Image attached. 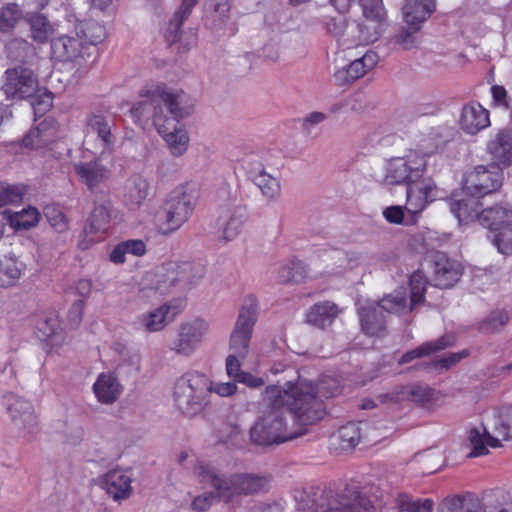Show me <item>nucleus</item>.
Segmentation results:
<instances>
[{
	"instance_id": "338daca9",
	"label": "nucleus",
	"mask_w": 512,
	"mask_h": 512,
	"mask_svg": "<svg viewBox=\"0 0 512 512\" xmlns=\"http://www.w3.org/2000/svg\"><path fill=\"white\" fill-rule=\"evenodd\" d=\"M293 275L286 276L284 281H293V283L303 282L307 278V268L306 265L300 261L293 259Z\"/></svg>"
},
{
	"instance_id": "412c9836",
	"label": "nucleus",
	"mask_w": 512,
	"mask_h": 512,
	"mask_svg": "<svg viewBox=\"0 0 512 512\" xmlns=\"http://www.w3.org/2000/svg\"><path fill=\"white\" fill-rule=\"evenodd\" d=\"M73 170L79 183L85 185L90 191H95L102 184H105L111 176L110 169L98 157L90 161L75 163Z\"/></svg>"
},
{
	"instance_id": "f03ea898",
	"label": "nucleus",
	"mask_w": 512,
	"mask_h": 512,
	"mask_svg": "<svg viewBox=\"0 0 512 512\" xmlns=\"http://www.w3.org/2000/svg\"><path fill=\"white\" fill-rule=\"evenodd\" d=\"M200 483L211 485L216 496L231 502L236 496H253L270 489L271 476L256 473H235L230 477L220 474L215 467L200 463L195 468Z\"/></svg>"
},
{
	"instance_id": "c9c22d12",
	"label": "nucleus",
	"mask_w": 512,
	"mask_h": 512,
	"mask_svg": "<svg viewBox=\"0 0 512 512\" xmlns=\"http://www.w3.org/2000/svg\"><path fill=\"white\" fill-rule=\"evenodd\" d=\"M146 253V244L140 239H129L121 241L114 246L109 254V259L114 264H123L126 261V255L141 257Z\"/></svg>"
},
{
	"instance_id": "79ce46f5",
	"label": "nucleus",
	"mask_w": 512,
	"mask_h": 512,
	"mask_svg": "<svg viewBox=\"0 0 512 512\" xmlns=\"http://www.w3.org/2000/svg\"><path fill=\"white\" fill-rule=\"evenodd\" d=\"M396 504L400 512H432L434 502L431 499H414L406 493H399Z\"/></svg>"
},
{
	"instance_id": "ea45409f",
	"label": "nucleus",
	"mask_w": 512,
	"mask_h": 512,
	"mask_svg": "<svg viewBox=\"0 0 512 512\" xmlns=\"http://www.w3.org/2000/svg\"><path fill=\"white\" fill-rule=\"evenodd\" d=\"M37 337L51 347L61 345L65 338L64 329L60 322H37Z\"/></svg>"
},
{
	"instance_id": "4468645a",
	"label": "nucleus",
	"mask_w": 512,
	"mask_h": 512,
	"mask_svg": "<svg viewBox=\"0 0 512 512\" xmlns=\"http://www.w3.org/2000/svg\"><path fill=\"white\" fill-rule=\"evenodd\" d=\"M204 273L205 267L200 263L176 264L170 262L163 265L161 271L157 273L156 289L161 293H166L177 283L192 285L196 279L202 278Z\"/></svg>"
},
{
	"instance_id": "bf43d9fd",
	"label": "nucleus",
	"mask_w": 512,
	"mask_h": 512,
	"mask_svg": "<svg viewBox=\"0 0 512 512\" xmlns=\"http://www.w3.org/2000/svg\"><path fill=\"white\" fill-rule=\"evenodd\" d=\"M417 32H414L413 26L409 28H403L398 34L394 36L395 44L399 45L404 50H410L416 47L417 38L415 36Z\"/></svg>"
},
{
	"instance_id": "2eb2a0df",
	"label": "nucleus",
	"mask_w": 512,
	"mask_h": 512,
	"mask_svg": "<svg viewBox=\"0 0 512 512\" xmlns=\"http://www.w3.org/2000/svg\"><path fill=\"white\" fill-rule=\"evenodd\" d=\"M86 134L83 146L93 154L103 155L111 152L114 136L111 124L106 116L92 113L86 118Z\"/></svg>"
},
{
	"instance_id": "6e6552de",
	"label": "nucleus",
	"mask_w": 512,
	"mask_h": 512,
	"mask_svg": "<svg viewBox=\"0 0 512 512\" xmlns=\"http://www.w3.org/2000/svg\"><path fill=\"white\" fill-rule=\"evenodd\" d=\"M200 196V186L187 182L177 186L166 202V228L164 233L179 229L191 217Z\"/></svg>"
},
{
	"instance_id": "e2e57ef3",
	"label": "nucleus",
	"mask_w": 512,
	"mask_h": 512,
	"mask_svg": "<svg viewBox=\"0 0 512 512\" xmlns=\"http://www.w3.org/2000/svg\"><path fill=\"white\" fill-rule=\"evenodd\" d=\"M348 27V23L344 16L328 18L326 21L327 31L336 37L344 35Z\"/></svg>"
},
{
	"instance_id": "dca6fc26",
	"label": "nucleus",
	"mask_w": 512,
	"mask_h": 512,
	"mask_svg": "<svg viewBox=\"0 0 512 512\" xmlns=\"http://www.w3.org/2000/svg\"><path fill=\"white\" fill-rule=\"evenodd\" d=\"M188 115V112L180 108L176 112L172 111L168 121L160 118L157 120V131L166 141L171 153L174 156L183 155L188 148L189 136L187 132L179 127L180 120Z\"/></svg>"
},
{
	"instance_id": "603ef678",
	"label": "nucleus",
	"mask_w": 512,
	"mask_h": 512,
	"mask_svg": "<svg viewBox=\"0 0 512 512\" xmlns=\"http://www.w3.org/2000/svg\"><path fill=\"white\" fill-rule=\"evenodd\" d=\"M39 221V213L35 208L23 209L15 213L11 219V225L16 229H29Z\"/></svg>"
},
{
	"instance_id": "1a4fd4ad",
	"label": "nucleus",
	"mask_w": 512,
	"mask_h": 512,
	"mask_svg": "<svg viewBox=\"0 0 512 512\" xmlns=\"http://www.w3.org/2000/svg\"><path fill=\"white\" fill-rule=\"evenodd\" d=\"M294 500L300 511L312 512H372L370 501L358 493H352L350 496L340 495L335 505L327 510L322 509L323 495L309 492L305 489L294 490Z\"/></svg>"
},
{
	"instance_id": "5701e85b",
	"label": "nucleus",
	"mask_w": 512,
	"mask_h": 512,
	"mask_svg": "<svg viewBox=\"0 0 512 512\" xmlns=\"http://www.w3.org/2000/svg\"><path fill=\"white\" fill-rule=\"evenodd\" d=\"M59 138V126L53 118H45L22 139V145L31 149H52Z\"/></svg>"
},
{
	"instance_id": "c03bdc74",
	"label": "nucleus",
	"mask_w": 512,
	"mask_h": 512,
	"mask_svg": "<svg viewBox=\"0 0 512 512\" xmlns=\"http://www.w3.org/2000/svg\"><path fill=\"white\" fill-rule=\"evenodd\" d=\"M149 183L141 176H134L125 195L126 201L131 206L139 207L147 198Z\"/></svg>"
},
{
	"instance_id": "423d86ee",
	"label": "nucleus",
	"mask_w": 512,
	"mask_h": 512,
	"mask_svg": "<svg viewBox=\"0 0 512 512\" xmlns=\"http://www.w3.org/2000/svg\"><path fill=\"white\" fill-rule=\"evenodd\" d=\"M427 283L424 273L421 271L414 272L410 276V305L407 302L406 295L402 292L387 295L373 307L374 320H385L386 314L402 316L412 311L416 305L424 301Z\"/></svg>"
},
{
	"instance_id": "13d9d810",
	"label": "nucleus",
	"mask_w": 512,
	"mask_h": 512,
	"mask_svg": "<svg viewBox=\"0 0 512 512\" xmlns=\"http://www.w3.org/2000/svg\"><path fill=\"white\" fill-rule=\"evenodd\" d=\"M492 103L491 106L494 108H501L508 110L510 108V97L506 88L502 85H492L490 88Z\"/></svg>"
},
{
	"instance_id": "e433bc0d",
	"label": "nucleus",
	"mask_w": 512,
	"mask_h": 512,
	"mask_svg": "<svg viewBox=\"0 0 512 512\" xmlns=\"http://www.w3.org/2000/svg\"><path fill=\"white\" fill-rule=\"evenodd\" d=\"M23 265L11 255L0 258V287L14 286L22 275Z\"/></svg>"
},
{
	"instance_id": "20e7f679",
	"label": "nucleus",
	"mask_w": 512,
	"mask_h": 512,
	"mask_svg": "<svg viewBox=\"0 0 512 512\" xmlns=\"http://www.w3.org/2000/svg\"><path fill=\"white\" fill-rule=\"evenodd\" d=\"M284 389L283 405L296 427L306 429L308 425H314L326 415V407L322 399L315 395V387L312 382L300 381L293 385L286 384Z\"/></svg>"
},
{
	"instance_id": "a19ab883",
	"label": "nucleus",
	"mask_w": 512,
	"mask_h": 512,
	"mask_svg": "<svg viewBox=\"0 0 512 512\" xmlns=\"http://www.w3.org/2000/svg\"><path fill=\"white\" fill-rule=\"evenodd\" d=\"M343 310L333 301H319L309 309L306 320H334L342 314Z\"/></svg>"
},
{
	"instance_id": "2f4dec72",
	"label": "nucleus",
	"mask_w": 512,
	"mask_h": 512,
	"mask_svg": "<svg viewBox=\"0 0 512 512\" xmlns=\"http://www.w3.org/2000/svg\"><path fill=\"white\" fill-rule=\"evenodd\" d=\"M197 3L198 0H182L179 9L175 12L164 33L165 41L169 46L176 43L180 38L181 27Z\"/></svg>"
},
{
	"instance_id": "37998d69",
	"label": "nucleus",
	"mask_w": 512,
	"mask_h": 512,
	"mask_svg": "<svg viewBox=\"0 0 512 512\" xmlns=\"http://www.w3.org/2000/svg\"><path fill=\"white\" fill-rule=\"evenodd\" d=\"M339 447L342 451L353 450L361 440V427L357 423H348L338 430Z\"/></svg>"
},
{
	"instance_id": "b1692460",
	"label": "nucleus",
	"mask_w": 512,
	"mask_h": 512,
	"mask_svg": "<svg viewBox=\"0 0 512 512\" xmlns=\"http://www.w3.org/2000/svg\"><path fill=\"white\" fill-rule=\"evenodd\" d=\"M460 126L467 134L475 135L490 126V113L478 102H470L464 105Z\"/></svg>"
},
{
	"instance_id": "aec40b11",
	"label": "nucleus",
	"mask_w": 512,
	"mask_h": 512,
	"mask_svg": "<svg viewBox=\"0 0 512 512\" xmlns=\"http://www.w3.org/2000/svg\"><path fill=\"white\" fill-rule=\"evenodd\" d=\"M431 265V277L435 287L441 289L451 288L461 277L462 270L460 264L451 260L443 252H436L432 256Z\"/></svg>"
},
{
	"instance_id": "680f3d73",
	"label": "nucleus",
	"mask_w": 512,
	"mask_h": 512,
	"mask_svg": "<svg viewBox=\"0 0 512 512\" xmlns=\"http://www.w3.org/2000/svg\"><path fill=\"white\" fill-rule=\"evenodd\" d=\"M376 400L380 404H399L405 401L404 386L399 385L391 391L380 393L376 396Z\"/></svg>"
},
{
	"instance_id": "4d7b16f0",
	"label": "nucleus",
	"mask_w": 512,
	"mask_h": 512,
	"mask_svg": "<svg viewBox=\"0 0 512 512\" xmlns=\"http://www.w3.org/2000/svg\"><path fill=\"white\" fill-rule=\"evenodd\" d=\"M23 198V190L16 185H4L0 183V207L19 203Z\"/></svg>"
},
{
	"instance_id": "0e129e2a",
	"label": "nucleus",
	"mask_w": 512,
	"mask_h": 512,
	"mask_svg": "<svg viewBox=\"0 0 512 512\" xmlns=\"http://www.w3.org/2000/svg\"><path fill=\"white\" fill-rule=\"evenodd\" d=\"M239 357L236 353H232L228 355L226 358V372L227 375L232 378L235 382L240 378V376L244 373V371L241 370V362Z\"/></svg>"
},
{
	"instance_id": "72a5a7b5",
	"label": "nucleus",
	"mask_w": 512,
	"mask_h": 512,
	"mask_svg": "<svg viewBox=\"0 0 512 512\" xmlns=\"http://www.w3.org/2000/svg\"><path fill=\"white\" fill-rule=\"evenodd\" d=\"M480 197L469 195L467 198L453 200L450 202V211L460 223H468L478 220L480 213Z\"/></svg>"
},
{
	"instance_id": "052dcab7",
	"label": "nucleus",
	"mask_w": 512,
	"mask_h": 512,
	"mask_svg": "<svg viewBox=\"0 0 512 512\" xmlns=\"http://www.w3.org/2000/svg\"><path fill=\"white\" fill-rule=\"evenodd\" d=\"M45 215L48 218L50 225L57 231L63 232L68 228V221L66 216L55 208H46Z\"/></svg>"
},
{
	"instance_id": "bb28decb",
	"label": "nucleus",
	"mask_w": 512,
	"mask_h": 512,
	"mask_svg": "<svg viewBox=\"0 0 512 512\" xmlns=\"http://www.w3.org/2000/svg\"><path fill=\"white\" fill-rule=\"evenodd\" d=\"M83 46V41L78 35L59 36L51 42L52 57L60 62L74 61L81 56Z\"/></svg>"
},
{
	"instance_id": "7c9ffc66",
	"label": "nucleus",
	"mask_w": 512,
	"mask_h": 512,
	"mask_svg": "<svg viewBox=\"0 0 512 512\" xmlns=\"http://www.w3.org/2000/svg\"><path fill=\"white\" fill-rule=\"evenodd\" d=\"M252 334L253 322H237L230 335V350L242 359L246 358Z\"/></svg>"
},
{
	"instance_id": "6ab92c4d",
	"label": "nucleus",
	"mask_w": 512,
	"mask_h": 512,
	"mask_svg": "<svg viewBox=\"0 0 512 512\" xmlns=\"http://www.w3.org/2000/svg\"><path fill=\"white\" fill-rule=\"evenodd\" d=\"M207 331L204 322H181L176 329V337L171 349L177 354L190 355L202 341Z\"/></svg>"
},
{
	"instance_id": "f704fd0d",
	"label": "nucleus",
	"mask_w": 512,
	"mask_h": 512,
	"mask_svg": "<svg viewBox=\"0 0 512 512\" xmlns=\"http://www.w3.org/2000/svg\"><path fill=\"white\" fill-rule=\"evenodd\" d=\"M468 440L472 446L471 452L468 457H478L488 453L486 445L493 448L500 447V440L496 437L491 436L485 428H472L469 431Z\"/></svg>"
},
{
	"instance_id": "864d4df0",
	"label": "nucleus",
	"mask_w": 512,
	"mask_h": 512,
	"mask_svg": "<svg viewBox=\"0 0 512 512\" xmlns=\"http://www.w3.org/2000/svg\"><path fill=\"white\" fill-rule=\"evenodd\" d=\"M29 98H31V106L36 118L44 116L53 106V95L51 92L45 91L36 95L33 93Z\"/></svg>"
},
{
	"instance_id": "f8f14e48",
	"label": "nucleus",
	"mask_w": 512,
	"mask_h": 512,
	"mask_svg": "<svg viewBox=\"0 0 512 512\" xmlns=\"http://www.w3.org/2000/svg\"><path fill=\"white\" fill-rule=\"evenodd\" d=\"M426 166V155L410 151L403 157L390 160L385 177L390 184H413L423 177Z\"/></svg>"
},
{
	"instance_id": "5fc2aeb1",
	"label": "nucleus",
	"mask_w": 512,
	"mask_h": 512,
	"mask_svg": "<svg viewBox=\"0 0 512 512\" xmlns=\"http://www.w3.org/2000/svg\"><path fill=\"white\" fill-rule=\"evenodd\" d=\"M470 355L468 349H464L459 352L449 353L446 356L437 358L431 362V366L437 370H448L453 366L457 365L461 360L467 358Z\"/></svg>"
},
{
	"instance_id": "7ed1b4c3",
	"label": "nucleus",
	"mask_w": 512,
	"mask_h": 512,
	"mask_svg": "<svg viewBox=\"0 0 512 512\" xmlns=\"http://www.w3.org/2000/svg\"><path fill=\"white\" fill-rule=\"evenodd\" d=\"M183 93H174L166 89L164 84L144 87L139 92V100L130 108V116L134 123L144 127L151 120L157 129V120L168 121L172 111L176 112L180 96Z\"/></svg>"
},
{
	"instance_id": "9b49d317",
	"label": "nucleus",
	"mask_w": 512,
	"mask_h": 512,
	"mask_svg": "<svg viewBox=\"0 0 512 512\" xmlns=\"http://www.w3.org/2000/svg\"><path fill=\"white\" fill-rule=\"evenodd\" d=\"M362 19L357 24L361 44L376 42L388 27L387 11L383 0H360Z\"/></svg>"
},
{
	"instance_id": "c756f323",
	"label": "nucleus",
	"mask_w": 512,
	"mask_h": 512,
	"mask_svg": "<svg viewBox=\"0 0 512 512\" xmlns=\"http://www.w3.org/2000/svg\"><path fill=\"white\" fill-rule=\"evenodd\" d=\"M488 152L491 154L494 164L508 166L512 163V131L501 130L487 146Z\"/></svg>"
},
{
	"instance_id": "58836bf2",
	"label": "nucleus",
	"mask_w": 512,
	"mask_h": 512,
	"mask_svg": "<svg viewBox=\"0 0 512 512\" xmlns=\"http://www.w3.org/2000/svg\"><path fill=\"white\" fill-rule=\"evenodd\" d=\"M76 29L83 44L97 45L106 38L105 26L95 20H84Z\"/></svg>"
},
{
	"instance_id": "4c0bfd02",
	"label": "nucleus",
	"mask_w": 512,
	"mask_h": 512,
	"mask_svg": "<svg viewBox=\"0 0 512 512\" xmlns=\"http://www.w3.org/2000/svg\"><path fill=\"white\" fill-rule=\"evenodd\" d=\"M404 386L405 401H412L418 405H427L439 399V392L422 383Z\"/></svg>"
},
{
	"instance_id": "0eeeda50",
	"label": "nucleus",
	"mask_w": 512,
	"mask_h": 512,
	"mask_svg": "<svg viewBox=\"0 0 512 512\" xmlns=\"http://www.w3.org/2000/svg\"><path fill=\"white\" fill-rule=\"evenodd\" d=\"M478 221L489 230L492 242L500 253H512V209L508 203L482 209Z\"/></svg>"
},
{
	"instance_id": "c85d7f7f",
	"label": "nucleus",
	"mask_w": 512,
	"mask_h": 512,
	"mask_svg": "<svg viewBox=\"0 0 512 512\" xmlns=\"http://www.w3.org/2000/svg\"><path fill=\"white\" fill-rule=\"evenodd\" d=\"M101 487L114 499L121 500L132 492L131 478L120 470H111L101 479Z\"/></svg>"
},
{
	"instance_id": "de8ad7c7",
	"label": "nucleus",
	"mask_w": 512,
	"mask_h": 512,
	"mask_svg": "<svg viewBox=\"0 0 512 512\" xmlns=\"http://www.w3.org/2000/svg\"><path fill=\"white\" fill-rule=\"evenodd\" d=\"M247 219V209L245 206H237L229 218V221L224 228L223 237L225 240L230 241L236 237Z\"/></svg>"
},
{
	"instance_id": "a878e982",
	"label": "nucleus",
	"mask_w": 512,
	"mask_h": 512,
	"mask_svg": "<svg viewBox=\"0 0 512 512\" xmlns=\"http://www.w3.org/2000/svg\"><path fill=\"white\" fill-rule=\"evenodd\" d=\"M457 336L454 333H446L440 338L421 344L420 346L406 352L399 360V364H406L414 359L429 356L435 352L442 351L455 345Z\"/></svg>"
},
{
	"instance_id": "393cba45",
	"label": "nucleus",
	"mask_w": 512,
	"mask_h": 512,
	"mask_svg": "<svg viewBox=\"0 0 512 512\" xmlns=\"http://www.w3.org/2000/svg\"><path fill=\"white\" fill-rule=\"evenodd\" d=\"M436 10V0H406L403 6L404 21L413 26L414 32L421 29V24L428 20Z\"/></svg>"
},
{
	"instance_id": "8fccbe9b",
	"label": "nucleus",
	"mask_w": 512,
	"mask_h": 512,
	"mask_svg": "<svg viewBox=\"0 0 512 512\" xmlns=\"http://www.w3.org/2000/svg\"><path fill=\"white\" fill-rule=\"evenodd\" d=\"M315 395L318 398H332L341 393V386L339 381L331 376H324L316 384Z\"/></svg>"
},
{
	"instance_id": "49530a36",
	"label": "nucleus",
	"mask_w": 512,
	"mask_h": 512,
	"mask_svg": "<svg viewBox=\"0 0 512 512\" xmlns=\"http://www.w3.org/2000/svg\"><path fill=\"white\" fill-rule=\"evenodd\" d=\"M363 65L364 64L359 59H355L347 67L335 72V81L339 85L353 83L367 73Z\"/></svg>"
},
{
	"instance_id": "39448f33",
	"label": "nucleus",
	"mask_w": 512,
	"mask_h": 512,
	"mask_svg": "<svg viewBox=\"0 0 512 512\" xmlns=\"http://www.w3.org/2000/svg\"><path fill=\"white\" fill-rule=\"evenodd\" d=\"M212 382L198 372H188L175 383L174 400L178 409L187 416H195L208 405Z\"/></svg>"
},
{
	"instance_id": "774afa93",
	"label": "nucleus",
	"mask_w": 512,
	"mask_h": 512,
	"mask_svg": "<svg viewBox=\"0 0 512 512\" xmlns=\"http://www.w3.org/2000/svg\"><path fill=\"white\" fill-rule=\"evenodd\" d=\"M362 332L369 337H381L386 332L383 322H361Z\"/></svg>"
},
{
	"instance_id": "4be33fe9",
	"label": "nucleus",
	"mask_w": 512,
	"mask_h": 512,
	"mask_svg": "<svg viewBox=\"0 0 512 512\" xmlns=\"http://www.w3.org/2000/svg\"><path fill=\"white\" fill-rule=\"evenodd\" d=\"M437 193V186L431 179H423L409 184L406 191L405 209L411 214L418 215L437 199Z\"/></svg>"
},
{
	"instance_id": "3c124183",
	"label": "nucleus",
	"mask_w": 512,
	"mask_h": 512,
	"mask_svg": "<svg viewBox=\"0 0 512 512\" xmlns=\"http://www.w3.org/2000/svg\"><path fill=\"white\" fill-rule=\"evenodd\" d=\"M255 184L259 187L262 194L268 199H274L279 195L280 184L278 180L266 172H261L255 177Z\"/></svg>"
},
{
	"instance_id": "a18cd8bd",
	"label": "nucleus",
	"mask_w": 512,
	"mask_h": 512,
	"mask_svg": "<svg viewBox=\"0 0 512 512\" xmlns=\"http://www.w3.org/2000/svg\"><path fill=\"white\" fill-rule=\"evenodd\" d=\"M185 307L183 299H174L149 313L147 320H173Z\"/></svg>"
},
{
	"instance_id": "09e8293b",
	"label": "nucleus",
	"mask_w": 512,
	"mask_h": 512,
	"mask_svg": "<svg viewBox=\"0 0 512 512\" xmlns=\"http://www.w3.org/2000/svg\"><path fill=\"white\" fill-rule=\"evenodd\" d=\"M29 22L32 38L39 43L46 42L51 31L48 19L41 14H34L30 17Z\"/></svg>"
},
{
	"instance_id": "ddd939ff",
	"label": "nucleus",
	"mask_w": 512,
	"mask_h": 512,
	"mask_svg": "<svg viewBox=\"0 0 512 512\" xmlns=\"http://www.w3.org/2000/svg\"><path fill=\"white\" fill-rule=\"evenodd\" d=\"M502 184V168L492 163L487 166H477L467 173L463 180V190L468 195L483 198L497 192Z\"/></svg>"
},
{
	"instance_id": "69168bd1",
	"label": "nucleus",
	"mask_w": 512,
	"mask_h": 512,
	"mask_svg": "<svg viewBox=\"0 0 512 512\" xmlns=\"http://www.w3.org/2000/svg\"><path fill=\"white\" fill-rule=\"evenodd\" d=\"M495 431L503 440L512 439V409L505 414Z\"/></svg>"
},
{
	"instance_id": "f3484780",
	"label": "nucleus",
	"mask_w": 512,
	"mask_h": 512,
	"mask_svg": "<svg viewBox=\"0 0 512 512\" xmlns=\"http://www.w3.org/2000/svg\"><path fill=\"white\" fill-rule=\"evenodd\" d=\"M110 221L111 214L108 207L104 204L95 205L85 221L84 238L79 241V248L85 250L94 243L102 241L109 230Z\"/></svg>"
},
{
	"instance_id": "9d476101",
	"label": "nucleus",
	"mask_w": 512,
	"mask_h": 512,
	"mask_svg": "<svg viewBox=\"0 0 512 512\" xmlns=\"http://www.w3.org/2000/svg\"><path fill=\"white\" fill-rule=\"evenodd\" d=\"M5 399L7 411L19 437L26 442L36 440L40 433V425L32 403L14 394L7 395Z\"/></svg>"
},
{
	"instance_id": "a211bd4d",
	"label": "nucleus",
	"mask_w": 512,
	"mask_h": 512,
	"mask_svg": "<svg viewBox=\"0 0 512 512\" xmlns=\"http://www.w3.org/2000/svg\"><path fill=\"white\" fill-rule=\"evenodd\" d=\"M37 86V79L32 70L15 67L5 72L3 91L8 98L26 99L32 96Z\"/></svg>"
},
{
	"instance_id": "cd10ccee",
	"label": "nucleus",
	"mask_w": 512,
	"mask_h": 512,
	"mask_svg": "<svg viewBox=\"0 0 512 512\" xmlns=\"http://www.w3.org/2000/svg\"><path fill=\"white\" fill-rule=\"evenodd\" d=\"M122 390V385L112 373H101L93 385V392L97 400L106 405L116 402Z\"/></svg>"
},
{
	"instance_id": "6e6d98bb",
	"label": "nucleus",
	"mask_w": 512,
	"mask_h": 512,
	"mask_svg": "<svg viewBox=\"0 0 512 512\" xmlns=\"http://www.w3.org/2000/svg\"><path fill=\"white\" fill-rule=\"evenodd\" d=\"M258 311L257 298L253 294H249L242 301L237 320H256Z\"/></svg>"
},
{
	"instance_id": "f257e3e1",
	"label": "nucleus",
	"mask_w": 512,
	"mask_h": 512,
	"mask_svg": "<svg viewBox=\"0 0 512 512\" xmlns=\"http://www.w3.org/2000/svg\"><path fill=\"white\" fill-rule=\"evenodd\" d=\"M284 389L270 385L265 389L263 401L265 410L250 429L252 442L269 446L296 439L306 433V429L296 427L283 405Z\"/></svg>"
},
{
	"instance_id": "473e14b6",
	"label": "nucleus",
	"mask_w": 512,
	"mask_h": 512,
	"mask_svg": "<svg viewBox=\"0 0 512 512\" xmlns=\"http://www.w3.org/2000/svg\"><path fill=\"white\" fill-rule=\"evenodd\" d=\"M438 512H482L480 502L472 495H453L444 498Z\"/></svg>"
}]
</instances>
